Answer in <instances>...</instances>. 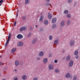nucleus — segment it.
<instances>
[{"label": "nucleus", "mask_w": 80, "mask_h": 80, "mask_svg": "<svg viewBox=\"0 0 80 80\" xmlns=\"http://www.w3.org/2000/svg\"><path fill=\"white\" fill-rule=\"evenodd\" d=\"M49 39L50 40H52V36H50L49 37Z\"/></svg>", "instance_id": "30"}, {"label": "nucleus", "mask_w": 80, "mask_h": 80, "mask_svg": "<svg viewBox=\"0 0 80 80\" xmlns=\"http://www.w3.org/2000/svg\"><path fill=\"white\" fill-rule=\"evenodd\" d=\"M48 17L49 19H51L52 18V15L50 13H48Z\"/></svg>", "instance_id": "11"}, {"label": "nucleus", "mask_w": 80, "mask_h": 80, "mask_svg": "<svg viewBox=\"0 0 80 80\" xmlns=\"http://www.w3.org/2000/svg\"><path fill=\"white\" fill-rule=\"evenodd\" d=\"M70 58H71L70 56L68 55L67 57L66 60L67 61H68L70 60Z\"/></svg>", "instance_id": "16"}, {"label": "nucleus", "mask_w": 80, "mask_h": 80, "mask_svg": "<svg viewBox=\"0 0 80 80\" xmlns=\"http://www.w3.org/2000/svg\"><path fill=\"white\" fill-rule=\"evenodd\" d=\"M17 24V21H15L14 23V26H16V24Z\"/></svg>", "instance_id": "38"}, {"label": "nucleus", "mask_w": 80, "mask_h": 80, "mask_svg": "<svg viewBox=\"0 0 80 80\" xmlns=\"http://www.w3.org/2000/svg\"><path fill=\"white\" fill-rule=\"evenodd\" d=\"M10 58L11 59V58Z\"/></svg>", "instance_id": "57"}, {"label": "nucleus", "mask_w": 80, "mask_h": 80, "mask_svg": "<svg viewBox=\"0 0 80 80\" xmlns=\"http://www.w3.org/2000/svg\"><path fill=\"white\" fill-rule=\"evenodd\" d=\"M57 21V19L55 18H54L52 19V23H55L56 21Z\"/></svg>", "instance_id": "10"}, {"label": "nucleus", "mask_w": 80, "mask_h": 80, "mask_svg": "<svg viewBox=\"0 0 80 80\" xmlns=\"http://www.w3.org/2000/svg\"><path fill=\"white\" fill-rule=\"evenodd\" d=\"M39 30H40V31H41V32H42V31H43V29L41 28Z\"/></svg>", "instance_id": "43"}, {"label": "nucleus", "mask_w": 80, "mask_h": 80, "mask_svg": "<svg viewBox=\"0 0 80 80\" xmlns=\"http://www.w3.org/2000/svg\"><path fill=\"white\" fill-rule=\"evenodd\" d=\"M25 27H22L20 28V31L23 32V31L24 30H25Z\"/></svg>", "instance_id": "9"}, {"label": "nucleus", "mask_w": 80, "mask_h": 80, "mask_svg": "<svg viewBox=\"0 0 80 80\" xmlns=\"http://www.w3.org/2000/svg\"><path fill=\"white\" fill-rule=\"evenodd\" d=\"M39 21L40 22H43V19L40 18L39 19Z\"/></svg>", "instance_id": "35"}, {"label": "nucleus", "mask_w": 80, "mask_h": 80, "mask_svg": "<svg viewBox=\"0 0 80 80\" xmlns=\"http://www.w3.org/2000/svg\"><path fill=\"white\" fill-rule=\"evenodd\" d=\"M27 76L25 75H24L22 77V80H27Z\"/></svg>", "instance_id": "7"}, {"label": "nucleus", "mask_w": 80, "mask_h": 80, "mask_svg": "<svg viewBox=\"0 0 80 80\" xmlns=\"http://www.w3.org/2000/svg\"><path fill=\"white\" fill-rule=\"evenodd\" d=\"M44 23L45 25H47L48 23V21L46 20L44 21Z\"/></svg>", "instance_id": "23"}, {"label": "nucleus", "mask_w": 80, "mask_h": 80, "mask_svg": "<svg viewBox=\"0 0 80 80\" xmlns=\"http://www.w3.org/2000/svg\"><path fill=\"white\" fill-rule=\"evenodd\" d=\"M14 80H18V78L15 77L14 78Z\"/></svg>", "instance_id": "33"}, {"label": "nucleus", "mask_w": 80, "mask_h": 80, "mask_svg": "<svg viewBox=\"0 0 80 80\" xmlns=\"http://www.w3.org/2000/svg\"><path fill=\"white\" fill-rule=\"evenodd\" d=\"M73 61H70L69 64V66L70 67H72L73 66Z\"/></svg>", "instance_id": "5"}, {"label": "nucleus", "mask_w": 80, "mask_h": 80, "mask_svg": "<svg viewBox=\"0 0 80 80\" xmlns=\"http://www.w3.org/2000/svg\"><path fill=\"white\" fill-rule=\"evenodd\" d=\"M61 26H64L65 25V21H62L61 23Z\"/></svg>", "instance_id": "17"}, {"label": "nucleus", "mask_w": 80, "mask_h": 80, "mask_svg": "<svg viewBox=\"0 0 80 80\" xmlns=\"http://www.w3.org/2000/svg\"><path fill=\"white\" fill-rule=\"evenodd\" d=\"M56 27H57L56 25L53 24L52 26V28H53V29H54V28H56Z\"/></svg>", "instance_id": "24"}, {"label": "nucleus", "mask_w": 80, "mask_h": 80, "mask_svg": "<svg viewBox=\"0 0 80 80\" xmlns=\"http://www.w3.org/2000/svg\"><path fill=\"white\" fill-rule=\"evenodd\" d=\"M54 13H55V12H54V13H53V14H54Z\"/></svg>", "instance_id": "55"}, {"label": "nucleus", "mask_w": 80, "mask_h": 80, "mask_svg": "<svg viewBox=\"0 0 80 80\" xmlns=\"http://www.w3.org/2000/svg\"><path fill=\"white\" fill-rule=\"evenodd\" d=\"M2 80H6V79L5 78H3L2 79Z\"/></svg>", "instance_id": "49"}, {"label": "nucleus", "mask_w": 80, "mask_h": 80, "mask_svg": "<svg viewBox=\"0 0 80 80\" xmlns=\"http://www.w3.org/2000/svg\"><path fill=\"white\" fill-rule=\"evenodd\" d=\"M70 77V74L69 73H67L65 75V77H66V78H69Z\"/></svg>", "instance_id": "13"}, {"label": "nucleus", "mask_w": 80, "mask_h": 80, "mask_svg": "<svg viewBox=\"0 0 80 80\" xmlns=\"http://www.w3.org/2000/svg\"><path fill=\"white\" fill-rule=\"evenodd\" d=\"M67 25H70V21L68 20V21H67Z\"/></svg>", "instance_id": "29"}, {"label": "nucleus", "mask_w": 80, "mask_h": 80, "mask_svg": "<svg viewBox=\"0 0 80 80\" xmlns=\"http://www.w3.org/2000/svg\"><path fill=\"white\" fill-rule=\"evenodd\" d=\"M77 80V78L76 77V76H74L73 78V80Z\"/></svg>", "instance_id": "31"}, {"label": "nucleus", "mask_w": 80, "mask_h": 80, "mask_svg": "<svg viewBox=\"0 0 80 80\" xmlns=\"http://www.w3.org/2000/svg\"><path fill=\"white\" fill-rule=\"evenodd\" d=\"M64 13L65 14H67V13H68V10H65L64 11Z\"/></svg>", "instance_id": "26"}, {"label": "nucleus", "mask_w": 80, "mask_h": 80, "mask_svg": "<svg viewBox=\"0 0 80 80\" xmlns=\"http://www.w3.org/2000/svg\"><path fill=\"white\" fill-rule=\"evenodd\" d=\"M37 60H40V58L38 57L37 58Z\"/></svg>", "instance_id": "42"}, {"label": "nucleus", "mask_w": 80, "mask_h": 80, "mask_svg": "<svg viewBox=\"0 0 80 80\" xmlns=\"http://www.w3.org/2000/svg\"><path fill=\"white\" fill-rule=\"evenodd\" d=\"M43 16H41L40 17V18H41V19H43Z\"/></svg>", "instance_id": "39"}, {"label": "nucleus", "mask_w": 80, "mask_h": 80, "mask_svg": "<svg viewBox=\"0 0 80 80\" xmlns=\"http://www.w3.org/2000/svg\"><path fill=\"white\" fill-rule=\"evenodd\" d=\"M29 1H30V0H25V4L26 5H27V4H28V3H29Z\"/></svg>", "instance_id": "20"}, {"label": "nucleus", "mask_w": 80, "mask_h": 80, "mask_svg": "<svg viewBox=\"0 0 80 80\" xmlns=\"http://www.w3.org/2000/svg\"><path fill=\"white\" fill-rule=\"evenodd\" d=\"M16 51V48H13L12 49V53H15Z\"/></svg>", "instance_id": "21"}, {"label": "nucleus", "mask_w": 80, "mask_h": 80, "mask_svg": "<svg viewBox=\"0 0 80 80\" xmlns=\"http://www.w3.org/2000/svg\"><path fill=\"white\" fill-rule=\"evenodd\" d=\"M67 17L68 18H70L71 17V15H70V14H68L67 15Z\"/></svg>", "instance_id": "32"}, {"label": "nucleus", "mask_w": 80, "mask_h": 80, "mask_svg": "<svg viewBox=\"0 0 80 80\" xmlns=\"http://www.w3.org/2000/svg\"><path fill=\"white\" fill-rule=\"evenodd\" d=\"M22 20H25V19H26V17H25V16H23L22 18Z\"/></svg>", "instance_id": "34"}, {"label": "nucleus", "mask_w": 80, "mask_h": 80, "mask_svg": "<svg viewBox=\"0 0 80 80\" xmlns=\"http://www.w3.org/2000/svg\"><path fill=\"white\" fill-rule=\"evenodd\" d=\"M65 51L64 50H63L62 51V52L64 53V52H65Z\"/></svg>", "instance_id": "46"}, {"label": "nucleus", "mask_w": 80, "mask_h": 80, "mask_svg": "<svg viewBox=\"0 0 80 80\" xmlns=\"http://www.w3.org/2000/svg\"><path fill=\"white\" fill-rule=\"evenodd\" d=\"M78 50H77L76 51H75L74 54V55H78Z\"/></svg>", "instance_id": "25"}, {"label": "nucleus", "mask_w": 80, "mask_h": 80, "mask_svg": "<svg viewBox=\"0 0 80 80\" xmlns=\"http://www.w3.org/2000/svg\"><path fill=\"white\" fill-rule=\"evenodd\" d=\"M74 44H75V40L73 39H71L69 42V45L71 46H73Z\"/></svg>", "instance_id": "2"}, {"label": "nucleus", "mask_w": 80, "mask_h": 80, "mask_svg": "<svg viewBox=\"0 0 80 80\" xmlns=\"http://www.w3.org/2000/svg\"><path fill=\"white\" fill-rule=\"evenodd\" d=\"M39 55L40 57H42L43 55V52H40L39 54Z\"/></svg>", "instance_id": "19"}, {"label": "nucleus", "mask_w": 80, "mask_h": 80, "mask_svg": "<svg viewBox=\"0 0 80 80\" xmlns=\"http://www.w3.org/2000/svg\"><path fill=\"white\" fill-rule=\"evenodd\" d=\"M17 38L18 39H22L23 38V36L20 34H19L17 36Z\"/></svg>", "instance_id": "3"}, {"label": "nucleus", "mask_w": 80, "mask_h": 80, "mask_svg": "<svg viewBox=\"0 0 80 80\" xmlns=\"http://www.w3.org/2000/svg\"><path fill=\"white\" fill-rule=\"evenodd\" d=\"M3 2V0H1L0 1V3H2V2Z\"/></svg>", "instance_id": "41"}, {"label": "nucleus", "mask_w": 80, "mask_h": 80, "mask_svg": "<svg viewBox=\"0 0 80 80\" xmlns=\"http://www.w3.org/2000/svg\"><path fill=\"white\" fill-rule=\"evenodd\" d=\"M11 35V34H10V33H9V36L8 37V39L6 41V44L4 45L5 47H7V45H8V43H9V41H10V40Z\"/></svg>", "instance_id": "1"}, {"label": "nucleus", "mask_w": 80, "mask_h": 80, "mask_svg": "<svg viewBox=\"0 0 80 80\" xmlns=\"http://www.w3.org/2000/svg\"><path fill=\"white\" fill-rule=\"evenodd\" d=\"M18 10L17 13V15H16L17 17H18Z\"/></svg>", "instance_id": "36"}, {"label": "nucleus", "mask_w": 80, "mask_h": 80, "mask_svg": "<svg viewBox=\"0 0 80 80\" xmlns=\"http://www.w3.org/2000/svg\"><path fill=\"white\" fill-rule=\"evenodd\" d=\"M32 35V33H29L28 35L27 36V37H28L29 38V37H31V36Z\"/></svg>", "instance_id": "28"}, {"label": "nucleus", "mask_w": 80, "mask_h": 80, "mask_svg": "<svg viewBox=\"0 0 80 80\" xmlns=\"http://www.w3.org/2000/svg\"><path fill=\"white\" fill-rule=\"evenodd\" d=\"M46 1H47L48 2H49L50 0H46Z\"/></svg>", "instance_id": "48"}, {"label": "nucleus", "mask_w": 80, "mask_h": 80, "mask_svg": "<svg viewBox=\"0 0 80 80\" xmlns=\"http://www.w3.org/2000/svg\"><path fill=\"white\" fill-rule=\"evenodd\" d=\"M1 77V73L0 72V77Z\"/></svg>", "instance_id": "52"}, {"label": "nucleus", "mask_w": 80, "mask_h": 80, "mask_svg": "<svg viewBox=\"0 0 80 80\" xmlns=\"http://www.w3.org/2000/svg\"><path fill=\"white\" fill-rule=\"evenodd\" d=\"M36 42H37V39H34L32 42V44H35L36 43Z\"/></svg>", "instance_id": "12"}, {"label": "nucleus", "mask_w": 80, "mask_h": 80, "mask_svg": "<svg viewBox=\"0 0 80 80\" xmlns=\"http://www.w3.org/2000/svg\"><path fill=\"white\" fill-rule=\"evenodd\" d=\"M1 64H2V63L0 62V66H1Z\"/></svg>", "instance_id": "51"}, {"label": "nucleus", "mask_w": 80, "mask_h": 80, "mask_svg": "<svg viewBox=\"0 0 80 80\" xmlns=\"http://www.w3.org/2000/svg\"><path fill=\"white\" fill-rule=\"evenodd\" d=\"M73 1L72 0H68V2L69 3H72Z\"/></svg>", "instance_id": "27"}, {"label": "nucleus", "mask_w": 80, "mask_h": 80, "mask_svg": "<svg viewBox=\"0 0 80 80\" xmlns=\"http://www.w3.org/2000/svg\"><path fill=\"white\" fill-rule=\"evenodd\" d=\"M1 5H2V4L0 5V6Z\"/></svg>", "instance_id": "56"}, {"label": "nucleus", "mask_w": 80, "mask_h": 80, "mask_svg": "<svg viewBox=\"0 0 80 80\" xmlns=\"http://www.w3.org/2000/svg\"><path fill=\"white\" fill-rule=\"evenodd\" d=\"M15 63L16 66H18L19 65V62L18 61H16Z\"/></svg>", "instance_id": "14"}, {"label": "nucleus", "mask_w": 80, "mask_h": 80, "mask_svg": "<svg viewBox=\"0 0 80 80\" xmlns=\"http://www.w3.org/2000/svg\"><path fill=\"white\" fill-rule=\"evenodd\" d=\"M2 56H0V58H1L2 57Z\"/></svg>", "instance_id": "53"}, {"label": "nucleus", "mask_w": 80, "mask_h": 80, "mask_svg": "<svg viewBox=\"0 0 80 80\" xmlns=\"http://www.w3.org/2000/svg\"><path fill=\"white\" fill-rule=\"evenodd\" d=\"M49 68L50 70H52L53 68V66L52 65H49Z\"/></svg>", "instance_id": "8"}, {"label": "nucleus", "mask_w": 80, "mask_h": 80, "mask_svg": "<svg viewBox=\"0 0 80 80\" xmlns=\"http://www.w3.org/2000/svg\"><path fill=\"white\" fill-rule=\"evenodd\" d=\"M49 5V6L50 7H49L48 8L49 10H52V9H50V8H52V7L51 6H50V4H49V3H48L46 4V5Z\"/></svg>", "instance_id": "22"}, {"label": "nucleus", "mask_w": 80, "mask_h": 80, "mask_svg": "<svg viewBox=\"0 0 80 80\" xmlns=\"http://www.w3.org/2000/svg\"><path fill=\"white\" fill-rule=\"evenodd\" d=\"M58 41H59V39H57L54 41V45H57L58 43Z\"/></svg>", "instance_id": "4"}, {"label": "nucleus", "mask_w": 80, "mask_h": 80, "mask_svg": "<svg viewBox=\"0 0 80 80\" xmlns=\"http://www.w3.org/2000/svg\"><path fill=\"white\" fill-rule=\"evenodd\" d=\"M55 72L57 73H58L59 72H60V70L58 69H56L55 70Z\"/></svg>", "instance_id": "18"}, {"label": "nucleus", "mask_w": 80, "mask_h": 80, "mask_svg": "<svg viewBox=\"0 0 80 80\" xmlns=\"http://www.w3.org/2000/svg\"><path fill=\"white\" fill-rule=\"evenodd\" d=\"M76 59H78V56H76Z\"/></svg>", "instance_id": "45"}, {"label": "nucleus", "mask_w": 80, "mask_h": 80, "mask_svg": "<svg viewBox=\"0 0 80 80\" xmlns=\"http://www.w3.org/2000/svg\"><path fill=\"white\" fill-rule=\"evenodd\" d=\"M58 62V60H54V63H57Z\"/></svg>", "instance_id": "37"}, {"label": "nucleus", "mask_w": 80, "mask_h": 80, "mask_svg": "<svg viewBox=\"0 0 80 80\" xmlns=\"http://www.w3.org/2000/svg\"><path fill=\"white\" fill-rule=\"evenodd\" d=\"M38 79L36 77H35L34 78L33 80H37Z\"/></svg>", "instance_id": "40"}, {"label": "nucleus", "mask_w": 80, "mask_h": 80, "mask_svg": "<svg viewBox=\"0 0 80 80\" xmlns=\"http://www.w3.org/2000/svg\"><path fill=\"white\" fill-rule=\"evenodd\" d=\"M36 27H38V25H36Z\"/></svg>", "instance_id": "50"}, {"label": "nucleus", "mask_w": 80, "mask_h": 80, "mask_svg": "<svg viewBox=\"0 0 80 80\" xmlns=\"http://www.w3.org/2000/svg\"><path fill=\"white\" fill-rule=\"evenodd\" d=\"M72 77L70 78V79H72Z\"/></svg>", "instance_id": "54"}, {"label": "nucleus", "mask_w": 80, "mask_h": 80, "mask_svg": "<svg viewBox=\"0 0 80 80\" xmlns=\"http://www.w3.org/2000/svg\"><path fill=\"white\" fill-rule=\"evenodd\" d=\"M52 54H50L49 55V57H52Z\"/></svg>", "instance_id": "44"}, {"label": "nucleus", "mask_w": 80, "mask_h": 80, "mask_svg": "<svg viewBox=\"0 0 80 80\" xmlns=\"http://www.w3.org/2000/svg\"><path fill=\"white\" fill-rule=\"evenodd\" d=\"M15 72H17V69H15Z\"/></svg>", "instance_id": "47"}, {"label": "nucleus", "mask_w": 80, "mask_h": 80, "mask_svg": "<svg viewBox=\"0 0 80 80\" xmlns=\"http://www.w3.org/2000/svg\"><path fill=\"white\" fill-rule=\"evenodd\" d=\"M48 61V59H47V58H45L43 59V62L44 63H46Z\"/></svg>", "instance_id": "15"}, {"label": "nucleus", "mask_w": 80, "mask_h": 80, "mask_svg": "<svg viewBox=\"0 0 80 80\" xmlns=\"http://www.w3.org/2000/svg\"><path fill=\"white\" fill-rule=\"evenodd\" d=\"M22 45H23V43L22 42H20L18 43V46L19 47H21L22 46Z\"/></svg>", "instance_id": "6"}]
</instances>
